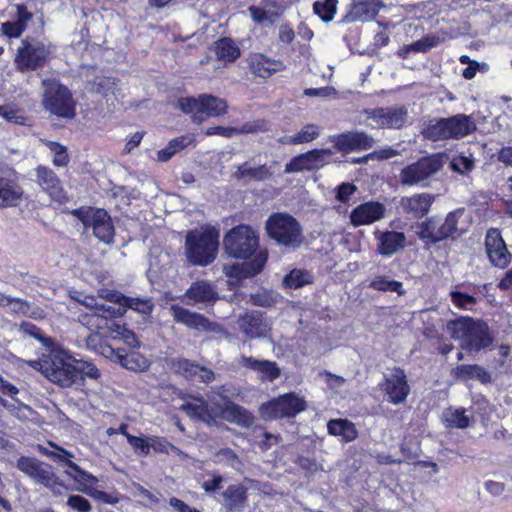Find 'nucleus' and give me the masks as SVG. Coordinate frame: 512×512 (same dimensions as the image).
Segmentation results:
<instances>
[{
  "instance_id": "393cba45",
  "label": "nucleus",
  "mask_w": 512,
  "mask_h": 512,
  "mask_svg": "<svg viewBox=\"0 0 512 512\" xmlns=\"http://www.w3.org/2000/svg\"><path fill=\"white\" fill-rule=\"evenodd\" d=\"M432 196L426 193L404 197L399 201L398 209L411 218L423 217L432 204Z\"/></svg>"
},
{
  "instance_id": "7ed1b4c3",
  "label": "nucleus",
  "mask_w": 512,
  "mask_h": 512,
  "mask_svg": "<svg viewBox=\"0 0 512 512\" xmlns=\"http://www.w3.org/2000/svg\"><path fill=\"white\" fill-rule=\"evenodd\" d=\"M452 338L460 341L462 349L479 352L493 343V336L488 325L481 320L460 318L448 325Z\"/></svg>"
},
{
  "instance_id": "774afa93",
  "label": "nucleus",
  "mask_w": 512,
  "mask_h": 512,
  "mask_svg": "<svg viewBox=\"0 0 512 512\" xmlns=\"http://www.w3.org/2000/svg\"><path fill=\"white\" fill-rule=\"evenodd\" d=\"M450 166L453 171H456L460 174H465L470 172L474 167L473 160L469 159L465 156H458L453 158V160L450 163Z\"/></svg>"
},
{
  "instance_id": "dca6fc26",
  "label": "nucleus",
  "mask_w": 512,
  "mask_h": 512,
  "mask_svg": "<svg viewBox=\"0 0 512 512\" xmlns=\"http://www.w3.org/2000/svg\"><path fill=\"white\" fill-rule=\"evenodd\" d=\"M379 387L384 392L385 400L394 405L404 403L410 393L407 376L400 368H393L387 373Z\"/></svg>"
},
{
  "instance_id": "603ef678",
  "label": "nucleus",
  "mask_w": 512,
  "mask_h": 512,
  "mask_svg": "<svg viewBox=\"0 0 512 512\" xmlns=\"http://www.w3.org/2000/svg\"><path fill=\"white\" fill-rule=\"evenodd\" d=\"M337 0H318L314 3V12L324 21L332 20L335 12Z\"/></svg>"
},
{
  "instance_id": "e433bc0d",
  "label": "nucleus",
  "mask_w": 512,
  "mask_h": 512,
  "mask_svg": "<svg viewBox=\"0 0 512 512\" xmlns=\"http://www.w3.org/2000/svg\"><path fill=\"white\" fill-rule=\"evenodd\" d=\"M73 479L79 483V486L76 488L77 491L82 492L100 502L107 504H116L118 503V497L108 494L106 492L94 489L91 481H88L86 478L79 475V478L73 477Z\"/></svg>"
},
{
  "instance_id": "5701e85b",
  "label": "nucleus",
  "mask_w": 512,
  "mask_h": 512,
  "mask_svg": "<svg viewBox=\"0 0 512 512\" xmlns=\"http://www.w3.org/2000/svg\"><path fill=\"white\" fill-rule=\"evenodd\" d=\"M238 365L254 371L262 381L273 382L281 374L280 368L274 361L260 360L242 355L238 358Z\"/></svg>"
},
{
  "instance_id": "79ce46f5",
  "label": "nucleus",
  "mask_w": 512,
  "mask_h": 512,
  "mask_svg": "<svg viewBox=\"0 0 512 512\" xmlns=\"http://www.w3.org/2000/svg\"><path fill=\"white\" fill-rule=\"evenodd\" d=\"M443 417L449 427L464 429L470 424V417L466 415V410L463 408L447 409L444 411Z\"/></svg>"
},
{
  "instance_id": "423d86ee",
  "label": "nucleus",
  "mask_w": 512,
  "mask_h": 512,
  "mask_svg": "<svg viewBox=\"0 0 512 512\" xmlns=\"http://www.w3.org/2000/svg\"><path fill=\"white\" fill-rule=\"evenodd\" d=\"M218 237V232L213 228L190 231L185 240L188 261L201 266L213 262L217 255Z\"/></svg>"
},
{
  "instance_id": "13d9d810",
  "label": "nucleus",
  "mask_w": 512,
  "mask_h": 512,
  "mask_svg": "<svg viewBox=\"0 0 512 512\" xmlns=\"http://www.w3.org/2000/svg\"><path fill=\"white\" fill-rule=\"evenodd\" d=\"M20 330L23 333L40 341L45 347L50 348L53 345V340L50 337L44 336L42 334L41 330L37 326H35L31 323H28V322L22 323L20 325Z\"/></svg>"
},
{
  "instance_id": "72a5a7b5",
  "label": "nucleus",
  "mask_w": 512,
  "mask_h": 512,
  "mask_svg": "<svg viewBox=\"0 0 512 512\" xmlns=\"http://www.w3.org/2000/svg\"><path fill=\"white\" fill-rule=\"evenodd\" d=\"M234 175L237 179L265 181L272 176V171L267 165L252 167L248 162H245L237 167Z\"/></svg>"
},
{
  "instance_id": "a18cd8bd",
  "label": "nucleus",
  "mask_w": 512,
  "mask_h": 512,
  "mask_svg": "<svg viewBox=\"0 0 512 512\" xmlns=\"http://www.w3.org/2000/svg\"><path fill=\"white\" fill-rule=\"evenodd\" d=\"M239 405L224 399L223 403L214 402L213 407V420L216 418H222L225 421L232 423L235 419V414L239 409Z\"/></svg>"
},
{
  "instance_id": "f704fd0d",
  "label": "nucleus",
  "mask_w": 512,
  "mask_h": 512,
  "mask_svg": "<svg viewBox=\"0 0 512 512\" xmlns=\"http://www.w3.org/2000/svg\"><path fill=\"white\" fill-rule=\"evenodd\" d=\"M280 63L258 54L252 57L250 68L254 75L267 78L280 68Z\"/></svg>"
},
{
  "instance_id": "5fc2aeb1",
  "label": "nucleus",
  "mask_w": 512,
  "mask_h": 512,
  "mask_svg": "<svg viewBox=\"0 0 512 512\" xmlns=\"http://www.w3.org/2000/svg\"><path fill=\"white\" fill-rule=\"evenodd\" d=\"M0 117L9 123L19 125H25L27 120L24 113L20 109L15 108L13 105H1Z\"/></svg>"
},
{
  "instance_id": "37998d69",
  "label": "nucleus",
  "mask_w": 512,
  "mask_h": 512,
  "mask_svg": "<svg viewBox=\"0 0 512 512\" xmlns=\"http://www.w3.org/2000/svg\"><path fill=\"white\" fill-rule=\"evenodd\" d=\"M372 289L381 292H396L398 295H404L405 290L403 283L396 280H391L387 276H376L369 285Z\"/></svg>"
},
{
  "instance_id": "4be33fe9",
  "label": "nucleus",
  "mask_w": 512,
  "mask_h": 512,
  "mask_svg": "<svg viewBox=\"0 0 512 512\" xmlns=\"http://www.w3.org/2000/svg\"><path fill=\"white\" fill-rule=\"evenodd\" d=\"M383 7L380 0H355L343 18L344 22H366L374 19Z\"/></svg>"
},
{
  "instance_id": "a19ab883",
  "label": "nucleus",
  "mask_w": 512,
  "mask_h": 512,
  "mask_svg": "<svg viewBox=\"0 0 512 512\" xmlns=\"http://www.w3.org/2000/svg\"><path fill=\"white\" fill-rule=\"evenodd\" d=\"M216 55L219 60L233 62L239 57L240 50L231 39L223 38L216 42Z\"/></svg>"
},
{
  "instance_id": "49530a36",
  "label": "nucleus",
  "mask_w": 512,
  "mask_h": 512,
  "mask_svg": "<svg viewBox=\"0 0 512 512\" xmlns=\"http://www.w3.org/2000/svg\"><path fill=\"white\" fill-rule=\"evenodd\" d=\"M223 497L230 509L241 506L246 500V491L240 485H231L224 492Z\"/></svg>"
},
{
  "instance_id": "c03bdc74",
  "label": "nucleus",
  "mask_w": 512,
  "mask_h": 512,
  "mask_svg": "<svg viewBox=\"0 0 512 512\" xmlns=\"http://www.w3.org/2000/svg\"><path fill=\"white\" fill-rule=\"evenodd\" d=\"M201 106H202V95L198 98L194 97H182L178 100V107L187 114H193V121L200 123L201 117Z\"/></svg>"
},
{
  "instance_id": "c9c22d12",
  "label": "nucleus",
  "mask_w": 512,
  "mask_h": 512,
  "mask_svg": "<svg viewBox=\"0 0 512 512\" xmlns=\"http://www.w3.org/2000/svg\"><path fill=\"white\" fill-rule=\"evenodd\" d=\"M328 432L334 436H341L345 442H351L358 436L355 425L345 419H333L327 424Z\"/></svg>"
},
{
  "instance_id": "69168bd1",
  "label": "nucleus",
  "mask_w": 512,
  "mask_h": 512,
  "mask_svg": "<svg viewBox=\"0 0 512 512\" xmlns=\"http://www.w3.org/2000/svg\"><path fill=\"white\" fill-rule=\"evenodd\" d=\"M127 441L138 455L147 456L149 454V437L144 439L133 435H127Z\"/></svg>"
},
{
  "instance_id": "ea45409f",
  "label": "nucleus",
  "mask_w": 512,
  "mask_h": 512,
  "mask_svg": "<svg viewBox=\"0 0 512 512\" xmlns=\"http://www.w3.org/2000/svg\"><path fill=\"white\" fill-rule=\"evenodd\" d=\"M227 112V102L224 99L203 94L201 114H206L209 117H218Z\"/></svg>"
},
{
  "instance_id": "f03ea898",
  "label": "nucleus",
  "mask_w": 512,
  "mask_h": 512,
  "mask_svg": "<svg viewBox=\"0 0 512 512\" xmlns=\"http://www.w3.org/2000/svg\"><path fill=\"white\" fill-rule=\"evenodd\" d=\"M73 299L88 309L87 312L78 315V322L82 326L89 330H107V336L112 340L122 341L132 349L140 347V342L133 331L113 321L124 315V308L100 303L91 295H79Z\"/></svg>"
},
{
  "instance_id": "9d476101",
  "label": "nucleus",
  "mask_w": 512,
  "mask_h": 512,
  "mask_svg": "<svg viewBox=\"0 0 512 512\" xmlns=\"http://www.w3.org/2000/svg\"><path fill=\"white\" fill-rule=\"evenodd\" d=\"M85 228H91L93 234L103 243L111 244L114 239L115 229L111 217L104 209L87 208L76 210Z\"/></svg>"
},
{
  "instance_id": "c85d7f7f",
  "label": "nucleus",
  "mask_w": 512,
  "mask_h": 512,
  "mask_svg": "<svg viewBox=\"0 0 512 512\" xmlns=\"http://www.w3.org/2000/svg\"><path fill=\"white\" fill-rule=\"evenodd\" d=\"M23 194L22 187L15 180L0 177V208L18 206Z\"/></svg>"
},
{
  "instance_id": "ddd939ff",
  "label": "nucleus",
  "mask_w": 512,
  "mask_h": 512,
  "mask_svg": "<svg viewBox=\"0 0 512 512\" xmlns=\"http://www.w3.org/2000/svg\"><path fill=\"white\" fill-rule=\"evenodd\" d=\"M236 323L244 337L248 339L270 336L272 324L261 311L245 309L236 316Z\"/></svg>"
},
{
  "instance_id": "c756f323",
  "label": "nucleus",
  "mask_w": 512,
  "mask_h": 512,
  "mask_svg": "<svg viewBox=\"0 0 512 512\" xmlns=\"http://www.w3.org/2000/svg\"><path fill=\"white\" fill-rule=\"evenodd\" d=\"M378 252L383 256H391L404 248L406 237L402 232L387 231L377 236Z\"/></svg>"
},
{
  "instance_id": "f8f14e48",
  "label": "nucleus",
  "mask_w": 512,
  "mask_h": 512,
  "mask_svg": "<svg viewBox=\"0 0 512 512\" xmlns=\"http://www.w3.org/2000/svg\"><path fill=\"white\" fill-rule=\"evenodd\" d=\"M442 166L438 155L423 157L400 171L399 182L406 186L418 185L440 171Z\"/></svg>"
},
{
  "instance_id": "de8ad7c7",
  "label": "nucleus",
  "mask_w": 512,
  "mask_h": 512,
  "mask_svg": "<svg viewBox=\"0 0 512 512\" xmlns=\"http://www.w3.org/2000/svg\"><path fill=\"white\" fill-rule=\"evenodd\" d=\"M313 277L310 273L304 270L294 269L284 278V284L289 288L298 289L306 284H310Z\"/></svg>"
},
{
  "instance_id": "9b49d317",
  "label": "nucleus",
  "mask_w": 512,
  "mask_h": 512,
  "mask_svg": "<svg viewBox=\"0 0 512 512\" xmlns=\"http://www.w3.org/2000/svg\"><path fill=\"white\" fill-rule=\"evenodd\" d=\"M373 125L383 129H401L411 122L408 108L403 104L364 110Z\"/></svg>"
},
{
  "instance_id": "680f3d73",
  "label": "nucleus",
  "mask_w": 512,
  "mask_h": 512,
  "mask_svg": "<svg viewBox=\"0 0 512 512\" xmlns=\"http://www.w3.org/2000/svg\"><path fill=\"white\" fill-rule=\"evenodd\" d=\"M248 12L252 20L261 25H272L271 18L273 14H269V12L265 11L261 5L259 6H250L248 8Z\"/></svg>"
},
{
  "instance_id": "0e129e2a",
  "label": "nucleus",
  "mask_w": 512,
  "mask_h": 512,
  "mask_svg": "<svg viewBox=\"0 0 512 512\" xmlns=\"http://www.w3.org/2000/svg\"><path fill=\"white\" fill-rule=\"evenodd\" d=\"M66 504L69 508L78 512H90L92 510L90 502L80 495H70Z\"/></svg>"
},
{
  "instance_id": "2eb2a0df",
  "label": "nucleus",
  "mask_w": 512,
  "mask_h": 512,
  "mask_svg": "<svg viewBox=\"0 0 512 512\" xmlns=\"http://www.w3.org/2000/svg\"><path fill=\"white\" fill-rule=\"evenodd\" d=\"M305 410V402L292 394L282 395L261 406L260 412L264 419L293 417Z\"/></svg>"
},
{
  "instance_id": "b1692460",
  "label": "nucleus",
  "mask_w": 512,
  "mask_h": 512,
  "mask_svg": "<svg viewBox=\"0 0 512 512\" xmlns=\"http://www.w3.org/2000/svg\"><path fill=\"white\" fill-rule=\"evenodd\" d=\"M48 445L50 447L54 448L56 451L49 450L48 447L40 445V444L37 445V450L44 456H47L52 459L59 460L60 462L66 463V465L71 470L75 471L78 475L86 478L88 481H91L92 483L98 482V480L95 476L87 473L86 471L81 469L76 463H74L73 461L70 460L71 458L74 457V455L71 452L65 450L64 448L57 446L53 442H48Z\"/></svg>"
},
{
  "instance_id": "09e8293b",
  "label": "nucleus",
  "mask_w": 512,
  "mask_h": 512,
  "mask_svg": "<svg viewBox=\"0 0 512 512\" xmlns=\"http://www.w3.org/2000/svg\"><path fill=\"white\" fill-rule=\"evenodd\" d=\"M308 158L309 169H318L324 166L333 155L330 149H314L305 153Z\"/></svg>"
},
{
  "instance_id": "4d7b16f0",
  "label": "nucleus",
  "mask_w": 512,
  "mask_h": 512,
  "mask_svg": "<svg viewBox=\"0 0 512 512\" xmlns=\"http://www.w3.org/2000/svg\"><path fill=\"white\" fill-rule=\"evenodd\" d=\"M217 461L225 463L235 470H241L242 462L237 454L230 448L221 449L216 453Z\"/></svg>"
},
{
  "instance_id": "4468645a",
  "label": "nucleus",
  "mask_w": 512,
  "mask_h": 512,
  "mask_svg": "<svg viewBox=\"0 0 512 512\" xmlns=\"http://www.w3.org/2000/svg\"><path fill=\"white\" fill-rule=\"evenodd\" d=\"M16 467L33 481L49 489L59 484V478L53 468L36 458L22 456L17 460Z\"/></svg>"
},
{
  "instance_id": "3c124183",
  "label": "nucleus",
  "mask_w": 512,
  "mask_h": 512,
  "mask_svg": "<svg viewBox=\"0 0 512 512\" xmlns=\"http://www.w3.org/2000/svg\"><path fill=\"white\" fill-rule=\"evenodd\" d=\"M321 134V127L310 123L306 124L301 128L300 131L295 133L296 145L310 143L313 140L317 139Z\"/></svg>"
},
{
  "instance_id": "6e6d98bb",
  "label": "nucleus",
  "mask_w": 512,
  "mask_h": 512,
  "mask_svg": "<svg viewBox=\"0 0 512 512\" xmlns=\"http://www.w3.org/2000/svg\"><path fill=\"white\" fill-rule=\"evenodd\" d=\"M237 135L240 134H255L260 132L269 131V123L263 119H257L244 123L241 127L237 128Z\"/></svg>"
},
{
  "instance_id": "052dcab7",
  "label": "nucleus",
  "mask_w": 512,
  "mask_h": 512,
  "mask_svg": "<svg viewBox=\"0 0 512 512\" xmlns=\"http://www.w3.org/2000/svg\"><path fill=\"white\" fill-rule=\"evenodd\" d=\"M450 296L452 303L463 310H470L476 304V298L462 292L452 291Z\"/></svg>"
},
{
  "instance_id": "473e14b6",
  "label": "nucleus",
  "mask_w": 512,
  "mask_h": 512,
  "mask_svg": "<svg viewBox=\"0 0 512 512\" xmlns=\"http://www.w3.org/2000/svg\"><path fill=\"white\" fill-rule=\"evenodd\" d=\"M454 375L457 379L460 380L475 379L482 384L491 382L490 373L485 368L476 364L459 365L454 369Z\"/></svg>"
},
{
  "instance_id": "e2e57ef3",
  "label": "nucleus",
  "mask_w": 512,
  "mask_h": 512,
  "mask_svg": "<svg viewBox=\"0 0 512 512\" xmlns=\"http://www.w3.org/2000/svg\"><path fill=\"white\" fill-rule=\"evenodd\" d=\"M307 159L308 158L306 157L305 153L292 158L290 162L285 165L284 172L290 174L304 170H310Z\"/></svg>"
},
{
  "instance_id": "f3484780",
  "label": "nucleus",
  "mask_w": 512,
  "mask_h": 512,
  "mask_svg": "<svg viewBox=\"0 0 512 512\" xmlns=\"http://www.w3.org/2000/svg\"><path fill=\"white\" fill-rule=\"evenodd\" d=\"M461 215V211H454L449 213L443 222L435 219L427 220L420 227V238L436 243L453 236L457 232V223Z\"/></svg>"
},
{
  "instance_id": "7c9ffc66",
  "label": "nucleus",
  "mask_w": 512,
  "mask_h": 512,
  "mask_svg": "<svg viewBox=\"0 0 512 512\" xmlns=\"http://www.w3.org/2000/svg\"><path fill=\"white\" fill-rule=\"evenodd\" d=\"M111 360L119 363L125 369L134 372L145 371L150 365L148 359L139 352L131 351L126 353L123 349H116V355Z\"/></svg>"
},
{
  "instance_id": "58836bf2",
  "label": "nucleus",
  "mask_w": 512,
  "mask_h": 512,
  "mask_svg": "<svg viewBox=\"0 0 512 512\" xmlns=\"http://www.w3.org/2000/svg\"><path fill=\"white\" fill-rule=\"evenodd\" d=\"M17 15V21L2 24V32L8 37H19L24 31L27 22L32 18L31 13L24 6L17 7Z\"/></svg>"
},
{
  "instance_id": "6ab92c4d",
  "label": "nucleus",
  "mask_w": 512,
  "mask_h": 512,
  "mask_svg": "<svg viewBox=\"0 0 512 512\" xmlns=\"http://www.w3.org/2000/svg\"><path fill=\"white\" fill-rule=\"evenodd\" d=\"M487 255L491 263L499 268H505L511 262V254L497 229H490L485 239Z\"/></svg>"
},
{
  "instance_id": "a211bd4d",
  "label": "nucleus",
  "mask_w": 512,
  "mask_h": 512,
  "mask_svg": "<svg viewBox=\"0 0 512 512\" xmlns=\"http://www.w3.org/2000/svg\"><path fill=\"white\" fill-rule=\"evenodd\" d=\"M171 316L174 321L181 323L189 328L196 329L198 331H207L214 333H223L224 329L221 325L215 322H210L203 315L191 312L190 310L180 307L178 305H172L170 308Z\"/></svg>"
},
{
  "instance_id": "f257e3e1",
  "label": "nucleus",
  "mask_w": 512,
  "mask_h": 512,
  "mask_svg": "<svg viewBox=\"0 0 512 512\" xmlns=\"http://www.w3.org/2000/svg\"><path fill=\"white\" fill-rule=\"evenodd\" d=\"M24 363L41 372L50 382L61 388H70L83 382L85 377L97 380L101 376L93 363L77 359L61 348L52 347L48 353H43L40 359Z\"/></svg>"
},
{
  "instance_id": "aec40b11",
  "label": "nucleus",
  "mask_w": 512,
  "mask_h": 512,
  "mask_svg": "<svg viewBox=\"0 0 512 512\" xmlns=\"http://www.w3.org/2000/svg\"><path fill=\"white\" fill-rule=\"evenodd\" d=\"M385 213L386 207L382 203L365 202L351 211L350 222L354 227L370 225L384 218Z\"/></svg>"
},
{
  "instance_id": "0eeeda50",
  "label": "nucleus",
  "mask_w": 512,
  "mask_h": 512,
  "mask_svg": "<svg viewBox=\"0 0 512 512\" xmlns=\"http://www.w3.org/2000/svg\"><path fill=\"white\" fill-rule=\"evenodd\" d=\"M43 106L50 113L67 119L75 116V104L69 90L56 80H44Z\"/></svg>"
},
{
  "instance_id": "6e6552de",
  "label": "nucleus",
  "mask_w": 512,
  "mask_h": 512,
  "mask_svg": "<svg viewBox=\"0 0 512 512\" xmlns=\"http://www.w3.org/2000/svg\"><path fill=\"white\" fill-rule=\"evenodd\" d=\"M223 243L230 256L247 259L258 247V235L250 226L238 225L225 235Z\"/></svg>"
},
{
  "instance_id": "a878e982",
  "label": "nucleus",
  "mask_w": 512,
  "mask_h": 512,
  "mask_svg": "<svg viewBox=\"0 0 512 512\" xmlns=\"http://www.w3.org/2000/svg\"><path fill=\"white\" fill-rule=\"evenodd\" d=\"M214 400L206 401L202 397L190 396L188 400L180 406V410L191 418H196L205 422L213 420Z\"/></svg>"
},
{
  "instance_id": "412c9836",
  "label": "nucleus",
  "mask_w": 512,
  "mask_h": 512,
  "mask_svg": "<svg viewBox=\"0 0 512 512\" xmlns=\"http://www.w3.org/2000/svg\"><path fill=\"white\" fill-rule=\"evenodd\" d=\"M337 151L351 152L369 149L374 145V139L364 132H347L331 137Z\"/></svg>"
},
{
  "instance_id": "4c0bfd02",
  "label": "nucleus",
  "mask_w": 512,
  "mask_h": 512,
  "mask_svg": "<svg viewBox=\"0 0 512 512\" xmlns=\"http://www.w3.org/2000/svg\"><path fill=\"white\" fill-rule=\"evenodd\" d=\"M94 331L95 332L90 333L86 338V348L95 351L107 359H114L116 349L105 342L102 335L99 333L100 330Z\"/></svg>"
},
{
  "instance_id": "1a4fd4ad",
  "label": "nucleus",
  "mask_w": 512,
  "mask_h": 512,
  "mask_svg": "<svg viewBox=\"0 0 512 512\" xmlns=\"http://www.w3.org/2000/svg\"><path fill=\"white\" fill-rule=\"evenodd\" d=\"M50 53V47L42 41L26 38L22 40L21 46L17 50L15 66L21 72L36 70L46 64Z\"/></svg>"
},
{
  "instance_id": "bb28decb",
  "label": "nucleus",
  "mask_w": 512,
  "mask_h": 512,
  "mask_svg": "<svg viewBox=\"0 0 512 512\" xmlns=\"http://www.w3.org/2000/svg\"><path fill=\"white\" fill-rule=\"evenodd\" d=\"M35 173L37 184L53 199L59 200L62 197L63 188L54 171L46 166H38Z\"/></svg>"
},
{
  "instance_id": "39448f33",
  "label": "nucleus",
  "mask_w": 512,
  "mask_h": 512,
  "mask_svg": "<svg viewBox=\"0 0 512 512\" xmlns=\"http://www.w3.org/2000/svg\"><path fill=\"white\" fill-rule=\"evenodd\" d=\"M477 129L471 116L457 114L448 118L432 119L423 129L424 138L431 141L461 139Z\"/></svg>"
},
{
  "instance_id": "cd10ccee",
  "label": "nucleus",
  "mask_w": 512,
  "mask_h": 512,
  "mask_svg": "<svg viewBox=\"0 0 512 512\" xmlns=\"http://www.w3.org/2000/svg\"><path fill=\"white\" fill-rule=\"evenodd\" d=\"M185 297L189 299V304L214 303L218 299V293L211 283L201 280L191 284Z\"/></svg>"
},
{
  "instance_id": "20e7f679",
  "label": "nucleus",
  "mask_w": 512,
  "mask_h": 512,
  "mask_svg": "<svg viewBox=\"0 0 512 512\" xmlns=\"http://www.w3.org/2000/svg\"><path fill=\"white\" fill-rule=\"evenodd\" d=\"M265 229L268 237L284 248L297 249L305 239L299 221L286 212L271 214L265 222Z\"/></svg>"
},
{
  "instance_id": "8fccbe9b",
  "label": "nucleus",
  "mask_w": 512,
  "mask_h": 512,
  "mask_svg": "<svg viewBox=\"0 0 512 512\" xmlns=\"http://www.w3.org/2000/svg\"><path fill=\"white\" fill-rule=\"evenodd\" d=\"M153 303L148 298H133V297H125L123 307L125 310L127 308L137 311L138 313L147 315L150 314L153 310Z\"/></svg>"
},
{
  "instance_id": "864d4df0",
  "label": "nucleus",
  "mask_w": 512,
  "mask_h": 512,
  "mask_svg": "<svg viewBox=\"0 0 512 512\" xmlns=\"http://www.w3.org/2000/svg\"><path fill=\"white\" fill-rule=\"evenodd\" d=\"M45 144L53 153L52 161L55 166L65 167L68 165L69 156L65 146L53 141H46Z\"/></svg>"
},
{
  "instance_id": "338daca9",
  "label": "nucleus",
  "mask_w": 512,
  "mask_h": 512,
  "mask_svg": "<svg viewBox=\"0 0 512 512\" xmlns=\"http://www.w3.org/2000/svg\"><path fill=\"white\" fill-rule=\"evenodd\" d=\"M4 407L9 411V413L20 420L29 419L30 415L33 413L32 409L23 404H8L3 403Z\"/></svg>"
},
{
  "instance_id": "bf43d9fd",
  "label": "nucleus",
  "mask_w": 512,
  "mask_h": 512,
  "mask_svg": "<svg viewBox=\"0 0 512 512\" xmlns=\"http://www.w3.org/2000/svg\"><path fill=\"white\" fill-rule=\"evenodd\" d=\"M150 449L157 453L169 454L170 452H174L178 455L182 454V452L177 447L165 441L164 439L155 436L149 437V450Z\"/></svg>"
},
{
  "instance_id": "2f4dec72",
  "label": "nucleus",
  "mask_w": 512,
  "mask_h": 512,
  "mask_svg": "<svg viewBox=\"0 0 512 512\" xmlns=\"http://www.w3.org/2000/svg\"><path fill=\"white\" fill-rule=\"evenodd\" d=\"M265 261V256L258 255L250 264L225 265L224 272L228 277L236 279L252 276L259 273L262 270Z\"/></svg>"
}]
</instances>
